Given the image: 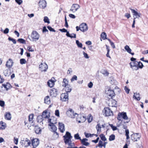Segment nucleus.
<instances>
[{
	"instance_id": "2eb2a0df",
	"label": "nucleus",
	"mask_w": 148,
	"mask_h": 148,
	"mask_svg": "<svg viewBox=\"0 0 148 148\" xmlns=\"http://www.w3.org/2000/svg\"><path fill=\"white\" fill-rule=\"evenodd\" d=\"M39 5L40 8L44 9L47 5V3L45 0H42L39 2Z\"/></svg>"
},
{
	"instance_id": "1a4fd4ad",
	"label": "nucleus",
	"mask_w": 148,
	"mask_h": 148,
	"mask_svg": "<svg viewBox=\"0 0 148 148\" xmlns=\"http://www.w3.org/2000/svg\"><path fill=\"white\" fill-rule=\"evenodd\" d=\"M106 93L112 99L115 96V93L114 91L110 89V88L107 89V90H106Z\"/></svg>"
},
{
	"instance_id": "f03ea898",
	"label": "nucleus",
	"mask_w": 148,
	"mask_h": 148,
	"mask_svg": "<svg viewBox=\"0 0 148 148\" xmlns=\"http://www.w3.org/2000/svg\"><path fill=\"white\" fill-rule=\"evenodd\" d=\"M52 119H49L48 122L49 123V125L51 127V131L54 132L53 136H56V138H58L59 137L58 134L56 132L57 128L55 125V124L56 123V121L53 122L51 121Z\"/></svg>"
},
{
	"instance_id": "cd10ccee",
	"label": "nucleus",
	"mask_w": 148,
	"mask_h": 148,
	"mask_svg": "<svg viewBox=\"0 0 148 148\" xmlns=\"http://www.w3.org/2000/svg\"><path fill=\"white\" fill-rule=\"evenodd\" d=\"M24 142V144H26L25 147H27L29 146L31 144V141L28 138H26L25 140H23Z\"/></svg>"
},
{
	"instance_id": "c85d7f7f",
	"label": "nucleus",
	"mask_w": 148,
	"mask_h": 148,
	"mask_svg": "<svg viewBox=\"0 0 148 148\" xmlns=\"http://www.w3.org/2000/svg\"><path fill=\"white\" fill-rule=\"evenodd\" d=\"M47 84L51 88L53 86L54 84V82L53 81H52L51 80H49L48 81Z\"/></svg>"
},
{
	"instance_id": "a19ab883",
	"label": "nucleus",
	"mask_w": 148,
	"mask_h": 148,
	"mask_svg": "<svg viewBox=\"0 0 148 148\" xmlns=\"http://www.w3.org/2000/svg\"><path fill=\"white\" fill-rule=\"evenodd\" d=\"M17 41L19 42L20 43L22 44H26V42L25 40L23 38H19L18 39Z\"/></svg>"
},
{
	"instance_id": "4468645a",
	"label": "nucleus",
	"mask_w": 148,
	"mask_h": 148,
	"mask_svg": "<svg viewBox=\"0 0 148 148\" xmlns=\"http://www.w3.org/2000/svg\"><path fill=\"white\" fill-rule=\"evenodd\" d=\"M80 30L84 32L87 31L88 29V27L87 24L86 23H83L80 25Z\"/></svg>"
},
{
	"instance_id": "58836bf2",
	"label": "nucleus",
	"mask_w": 148,
	"mask_h": 148,
	"mask_svg": "<svg viewBox=\"0 0 148 148\" xmlns=\"http://www.w3.org/2000/svg\"><path fill=\"white\" fill-rule=\"evenodd\" d=\"M37 120L38 122H42L44 120V118L42 115L39 116L37 117Z\"/></svg>"
},
{
	"instance_id": "7ed1b4c3",
	"label": "nucleus",
	"mask_w": 148,
	"mask_h": 148,
	"mask_svg": "<svg viewBox=\"0 0 148 148\" xmlns=\"http://www.w3.org/2000/svg\"><path fill=\"white\" fill-rule=\"evenodd\" d=\"M123 118L125 120H127L126 123H128L130 121V119H129L126 113L124 112H122L119 113L118 115L117 119L118 120L121 121V119Z\"/></svg>"
},
{
	"instance_id": "680f3d73",
	"label": "nucleus",
	"mask_w": 148,
	"mask_h": 148,
	"mask_svg": "<svg viewBox=\"0 0 148 148\" xmlns=\"http://www.w3.org/2000/svg\"><path fill=\"white\" fill-rule=\"evenodd\" d=\"M27 49L29 51L33 52L34 51V50L32 49V47L31 46H29L27 48Z\"/></svg>"
},
{
	"instance_id": "7c9ffc66",
	"label": "nucleus",
	"mask_w": 148,
	"mask_h": 148,
	"mask_svg": "<svg viewBox=\"0 0 148 148\" xmlns=\"http://www.w3.org/2000/svg\"><path fill=\"white\" fill-rule=\"evenodd\" d=\"M45 103L49 104L50 103V101L49 97V96L46 97L44 98Z\"/></svg>"
},
{
	"instance_id": "5fc2aeb1",
	"label": "nucleus",
	"mask_w": 148,
	"mask_h": 148,
	"mask_svg": "<svg viewBox=\"0 0 148 148\" xmlns=\"http://www.w3.org/2000/svg\"><path fill=\"white\" fill-rule=\"evenodd\" d=\"M47 28L51 32H56V31L55 30V29L52 28L50 26H48L47 27Z\"/></svg>"
},
{
	"instance_id": "e2e57ef3",
	"label": "nucleus",
	"mask_w": 148,
	"mask_h": 148,
	"mask_svg": "<svg viewBox=\"0 0 148 148\" xmlns=\"http://www.w3.org/2000/svg\"><path fill=\"white\" fill-rule=\"evenodd\" d=\"M83 54L84 55V57L85 58H87V59H88L89 58L88 55L87 53H85L84 51H83Z\"/></svg>"
},
{
	"instance_id": "f3484780",
	"label": "nucleus",
	"mask_w": 148,
	"mask_h": 148,
	"mask_svg": "<svg viewBox=\"0 0 148 148\" xmlns=\"http://www.w3.org/2000/svg\"><path fill=\"white\" fill-rule=\"evenodd\" d=\"M13 64V62L12 60L10 58L9 59L8 61L6 62V66L8 68H10L12 66Z\"/></svg>"
},
{
	"instance_id": "4be33fe9",
	"label": "nucleus",
	"mask_w": 148,
	"mask_h": 148,
	"mask_svg": "<svg viewBox=\"0 0 148 148\" xmlns=\"http://www.w3.org/2000/svg\"><path fill=\"white\" fill-rule=\"evenodd\" d=\"M124 48L127 51V52L131 54L132 55H134V53L131 52L132 50L128 45H126L125 47Z\"/></svg>"
},
{
	"instance_id": "423d86ee",
	"label": "nucleus",
	"mask_w": 148,
	"mask_h": 148,
	"mask_svg": "<svg viewBox=\"0 0 148 148\" xmlns=\"http://www.w3.org/2000/svg\"><path fill=\"white\" fill-rule=\"evenodd\" d=\"M48 68V65L45 63H42L39 66V69L42 72H46Z\"/></svg>"
},
{
	"instance_id": "ea45409f",
	"label": "nucleus",
	"mask_w": 148,
	"mask_h": 148,
	"mask_svg": "<svg viewBox=\"0 0 148 148\" xmlns=\"http://www.w3.org/2000/svg\"><path fill=\"white\" fill-rule=\"evenodd\" d=\"M84 134H85V136L86 138H88L89 137H92L94 136V134H90L86 133L85 132H84Z\"/></svg>"
},
{
	"instance_id": "2f4dec72",
	"label": "nucleus",
	"mask_w": 148,
	"mask_h": 148,
	"mask_svg": "<svg viewBox=\"0 0 148 148\" xmlns=\"http://www.w3.org/2000/svg\"><path fill=\"white\" fill-rule=\"evenodd\" d=\"M112 100L111 101V105L110 106L112 107H116L117 106V102L115 100L112 99Z\"/></svg>"
},
{
	"instance_id": "6e6552de",
	"label": "nucleus",
	"mask_w": 148,
	"mask_h": 148,
	"mask_svg": "<svg viewBox=\"0 0 148 148\" xmlns=\"http://www.w3.org/2000/svg\"><path fill=\"white\" fill-rule=\"evenodd\" d=\"M138 62H131L129 63L130 67L132 69L133 71L138 70Z\"/></svg>"
},
{
	"instance_id": "72a5a7b5",
	"label": "nucleus",
	"mask_w": 148,
	"mask_h": 148,
	"mask_svg": "<svg viewBox=\"0 0 148 148\" xmlns=\"http://www.w3.org/2000/svg\"><path fill=\"white\" fill-rule=\"evenodd\" d=\"M65 88V91L66 92V93L69 92H71L72 90V89L71 88V86L70 85L69 86H67L66 87H64Z\"/></svg>"
},
{
	"instance_id": "774afa93",
	"label": "nucleus",
	"mask_w": 148,
	"mask_h": 148,
	"mask_svg": "<svg viewBox=\"0 0 148 148\" xmlns=\"http://www.w3.org/2000/svg\"><path fill=\"white\" fill-rule=\"evenodd\" d=\"M9 29L8 28H6L3 31V33L5 34H7L9 32Z\"/></svg>"
},
{
	"instance_id": "a211bd4d",
	"label": "nucleus",
	"mask_w": 148,
	"mask_h": 148,
	"mask_svg": "<svg viewBox=\"0 0 148 148\" xmlns=\"http://www.w3.org/2000/svg\"><path fill=\"white\" fill-rule=\"evenodd\" d=\"M32 144L33 147H37L39 144V140L37 138L33 139L32 140Z\"/></svg>"
},
{
	"instance_id": "0eeeda50",
	"label": "nucleus",
	"mask_w": 148,
	"mask_h": 148,
	"mask_svg": "<svg viewBox=\"0 0 148 148\" xmlns=\"http://www.w3.org/2000/svg\"><path fill=\"white\" fill-rule=\"evenodd\" d=\"M132 140L134 142L137 141L139 140L140 136L139 135V133H136L132 134L131 136Z\"/></svg>"
},
{
	"instance_id": "c03bdc74",
	"label": "nucleus",
	"mask_w": 148,
	"mask_h": 148,
	"mask_svg": "<svg viewBox=\"0 0 148 148\" xmlns=\"http://www.w3.org/2000/svg\"><path fill=\"white\" fill-rule=\"evenodd\" d=\"M76 44L78 47L80 48H82V43H80L79 40H77L76 41Z\"/></svg>"
},
{
	"instance_id": "69168bd1",
	"label": "nucleus",
	"mask_w": 148,
	"mask_h": 148,
	"mask_svg": "<svg viewBox=\"0 0 148 148\" xmlns=\"http://www.w3.org/2000/svg\"><path fill=\"white\" fill-rule=\"evenodd\" d=\"M48 32V30L46 28V27L45 26H44L43 28V29H42V32H43L44 33H45L47 32Z\"/></svg>"
},
{
	"instance_id": "f704fd0d",
	"label": "nucleus",
	"mask_w": 148,
	"mask_h": 148,
	"mask_svg": "<svg viewBox=\"0 0 148 148\" xmlns=\"http://www.w3.org/2000/svg\"><path fill=\"white\" fill-rule=\"evenodd\" d=\"M101 73L105 76H108L109 74V73L106 70H102L101 71Z\"/></svg>"
},
{
	"instance_id": "4c0bfd02",
	"label": "nucleus",
	"mask_w": 148,
	"mask_h": 148,
	"mask_svg": "<svg viewBox=\"0 0 148 148\" xmlns=\"http://www.w3.org/2000/svg\"><path fill=\"white\" fill-rule=\"evenodd\" d=\"M99 137H100L101 139L103 141H106V138L105 137V135L103 134H101L99 135Z\"/></svg>"
},
{
	"instance_id": "603ef678",
	"label": "nucleus",
	"mask_w": 148,
	"mask_h": 148,
	"mask_svg": "<svg viewBox=\"0 0 148 148\" xmlns=\"http://www.w3.org/2000/svg\"><path fill=\"white\" fill-rule=\"evenodd\" d=\"M8 39L10 41H12L14 44H16V42L15 39L12 38L10 37H9L8 38Z\"/></svg>"
},
{
	"instance_id": "79ce46f5",
	"label": "nucleus",
	"mask_w": 148,
	"mask_h": 148,
	"mask_svg": "<svg viewBox=\"0 0 148 148\" xmlns=\"http://www.w3.org/2000/svg\"><path fill=\"white\" fill-rule=\"evenodd\" d=\"M115 139V136L114 134H112L109 136V141H111L114 140Z\"/></svg>"
},
{
	"instance_id": "e433bc0d",
	"label": "nucleus",
	"mask_w": 148,
	"mask_h": 148,
	"mask_svg": "<svg viewBox=\"0 0 148 148\" xmlns=\"http://www.w3.org/2000/svg\"><path fill=\"white\" fill-rule=\"evenodd\" d=\"M101 37L102 38L103 40H105L107 38L106 37L107 35L104 32H102L101 35Z\"/></svg>"
},
{
	"instance_id": "393cba45",
	"label": "nucleus",
	"mask_w": 148,
	"mask_h": 148,
	"mask_svg": "<svg viewBox=\"0 0 148 148\" xmlns=\"http://www.w3.org/2000/svg\"><path fill=\"white\" fill-rule=\"evenodd\" d=\"M66 32V35L67 36L70 37L71 38H76V34H75L72 33V34H70L69 32L68 31H67V32Z\"/></svg>"
},
{
	"instance_id": "39448f33",
	"label": "nucleus",
	"mask_w": 148,
	"mask_h": 148,
	"mask_svg": "<svg viewBox=\"0 0 148 148\" xmlns=\"http://www.w3.org/2000/svg\"><path fill=\"white\" fill-rule=\"evenodd\" d=\"M66 114L68 117L72 118H74L75 117V115H78L77 113H74V111L71 108H69L68 110L67 111Z\"/></svg>"
},
{
	"instance_id": "09e8293b",
	"label": "nucleus",
	"mask_w": 148,
	"mask_h": 148,
	"mask_svg": "<svg viewBox=\"0 0 148 148\" xmlns=\"http://www.w3.org/2000/svg\"><path fill=\"white\" fill-rule=\"evenodd\" d=\"M26 62V61L24 58H22L20 60V63L22 64H25Z\"/></svg>"
},
{
	"instance_id": "9d476101",
	"label": "nucleus",
	"mask_w": 148,
	"mask_h": 148,
	"mask_svg": "<svg viewBox=\"0 0 148 148\" xmlns=\"http://www.w3.org/2000/svg\"><path fill=\"white\" fill-rule=\"evenodd\" d=\"M105 114L106 116H110L112 114V112L110 108L108 107H106L104 109L103 112Z\"/></svg>"
},
{
	"instance_id": "f257e3e1",
	"label": "nucleus",
	"mask_w": 148,
	"mask_h": 148,
	"mask_svg": "<svg viewBox=\"0 0 148 148\" xmlns=\"http://www.w3.org/2000/svg\"><path fill=\"white\" fill-rule=\"evenodd\" d=\"M65 144H68L69 146H72V144L74 145V143H72V136L69 132H66L65 135L63 136Z\"/></svg>"
},
{
	"instance_id": "c9c22d12",
	"label": "nucleus",
	"mask_w": 148,
	"mask_h": 148,
	"mask_svg": "<svg viewBox=\"0 0 148 148\" xmlns=\"http://www.w3.org/2000/svg\"><path fill=\"white\" fill-rule=\"evenodd\" d=\"M137 64L138 70L139 68L141 69H142L144 66L143 63L140 61L138 62Z\"/></svg>"
},
{
	"instance_id": "3c124183",
	"label": "nucleus",
	"mask_w": 148,
	"mask_h": 148,
	"mask_svg": "<svg viewBox=\"0 0 148 148\" xmlns=\"http://www.w3.org/2000/svg\"><path fill=\"white\" fill-rule=\"evenodd\" d=\"M109 125L111 127L113 131H115L117 130V127L115 126H114L112 124H109Z\"/></svg>"
},
{
	"instance_id": "9b49d317",
	"label": "nucleus",
	"mask_w": 148,
	"mask_h": 148,
	"mask_svg": "<svg viewBox=\"0 0 148 148\" xmlns=\"http://www.w3.org/2000/svg\"><path fill=\"white\" fill-rule=\"evenodd\" d=\"M130 9L131 10L134 16V18H135V20L136 18H139L141 14L140 13H139L134 10L132 9L131 8H130Z\"/></svg>"
},
{
	"instance_id": "338daca9",
	"label": "nucleus",
	"mask_w": 148,
	"mask_h": 148,
	"mask_svg": "<svg viewBox=\"0 0 148 148\" xmlns=\"http://www.w3.org/2000/svg\"><path fill=\"white\" fill-rule=\"evenodd\" d=\"M93 85L92 82H90L88 84V87L90 88H91L92 87Z\"/></svg>"
},
{
	"instance_id": "ddd939ff",
	"label": "nucleus",
	"mask_w": 148,
	"mask_h": 148,
	"mask_svg": "<svg viewBox=\"0 0 148 148\" xmlns=\"http://www.w3.org/2000/svg\"><path fill=\"white\" fill-rule=\"evenodd\" d=\"M80 6L78 4H74L71 7V8L70 9V10L72 11L73 12H75L80 8Z\"/></svg>"
},
{
	"instance_id": "c756f323",
	"label": "nucleus",
	"mask_w": 148,
	"mask_h": 148,
	"mask_svg": "<svg viewBox=\"0 0 148 148\" xmlns=\"http://www.w3.org/2000/svg\"><path fill=\"white\" fill-rule=\"evenodd\" d=\"M6 124L4 123L3 121L0 122V129L3 130L5 129L6 127Z\"/></svg>"
},
{
	"instance_id": "a878e982",
	"label": "nucleus",
	"mask_w": 148,
	"mask_h": 148,
	"mask_svg": "<svg viewBox=\"0 0 148 148\" xmlns=\"http://www.w3.org/2000/svg\"><path fill=\"white\" fill-rule=\"evenodd\" d=\"M140 94L139 93H137L136 92L134 93L133 95V98H134L137 101H139L140 100Z\"/></svg>"
},
{
	"instance_id": "f8f14e48",
	"label": "nucleus",
	"mask_w": 148,
	"mask_h": 148,
	"mask_svg": "<svg viewBox=\"0 0 148 148\" xmlns=\"http://www.w3.org/2000/svg\"><path fill=\"white\" fill-rule=\"evenodd\" d=\"M68 94L67 93H62L60 96V99L63 101H67L68 100Z\"/></svg>"
},
{
	"instance_id": "6ab92c4d",
	"label": "nucleus",
	"mask_w": 148,
	"mask_h": 148,
	"mask_svg": "<svg viewBox=\"0 0 148 148\" xmlns=\"http://www.w3.org/2000/svg\"><path fill=\"white\" fill-rule=\"evenodd\" d=\"M59 129L61 133H63L65 131L64 124L62 123L59 122Z\"/></svg>"
},
{
	"instance_id": "052dcab7",
	"label": "nucleus",
	"mask_w": 148,
	"mask_h": 148,
	"mask_svg": "<svg viewBox=\"0 0 148 148\" xmlns=\"http://www.w3.org/2000/svg\"><path fill=\"white\" fill-rule=\"evenodd\" d=\"M92 117L90 114V116L89 118H88V123H90L91 122L92 120Z\"/></svg>"
},
{
	"instance_id": "bf43d9fd",
	"label": "nucleus",
	"mask_w": 148,
	"mask_h": 148,
	"mask_svg": "<svg viewBox=\"0 0 148 148\" xmlns=\"http://www.w3.org/2000/svg\"><path fill=\"white\" fill-rule=\"evenodd\" d=\"M5 105V102L4 101L0 100V106L2 107H4Z\"/></svg>"
},
{
	"instance_id": "864d4df0",
	"label": "nucleus",
	"mask_w": 148,
	"mask_h": 148,
	"mask_svg": "<svg viewBox=\"0 0 148 148\" xmlns=\"http://www.w3.org/2000/svg\"><path fill=\"white\" fill-rule=\"evenodd\" d=\"M77 80V77L76 75H73L71 79V82H73L75 80Z\"/></svg>"
},
{
	"instance_id": "a18cd8bd",
	"label": "nucleus",
	"mask_w": 148,
	"mask_h": 148,
	"mask_svg": "<svg viewBox=\"0 0 148 148\" xmlns=\"http://www.w3.org/2000/svg\"><path fill=\"white\" fill-rule=\"evenodd\" d=\"M29 122H32L34 118V114H31L29 116Z\"/></svg>"
},
{
	"instance_id": "0e129e2a",
	"label": "nucleus",
	"mask_w": 148,
	"mask_h": 148,
	"mask_svg": "<svg viewBox=\"0 0 148 148\" xmlns=\"http://www.w3.org/2000/svg\"><path fill=\"white\" fill-rule=\"evenodd\" d=\"M55 114L56 116H59L60 113L59 110H56L55 111Z\"/></svg>"
},
{
	"instance_id": "473e14b6",
	"label": "nucleus",
	"mask_w": 148,
	"mask_h": 148,
	"mask_svg": "<svg viewBox=\"0 0 148 148\" xmlns=\"http://www.w3.org/2000/svg\"><path fill=\"white\" fill-rule=\"evenodd\" d=\"M35 131L36 134H39L41 133V130L40 127H35Z\"/></svg>"
},
{
	"instance_id": "dca6fc26",
	"label": "nucleus",
	"mask_w": 148,
	"mask_h": 148,
	"mask_svg": "<svg viewBox=\"0 0 148 148\" xmlns=\"http://www.w3.org/2000/svg\"><path fill=\"white\" fill-rule=\"evenodd\" d=\"M50 93L51 96L56 97L58 95V91L56 89L53 88L51 90Z\"/></svg>"
},
{
	"instance_id": "4d7b16f0",
	"label": "nucleus",
	"mask_w": 148,
	"mask_h": 148,
	"mask_svg": "<svg viewBox=\"0 0 148 148\" xmlns=\"http://www.w3.org/2000/svg\"><path fill=\"white\" fill-rule=\"evenodd\" d=\"M103 144L102 141L101 140H100L99 141V143L98 145V146L99 147H103Z\"/></svg>"
},
{
	"instance_id": "b1692460",
	"label": "nucleus",
	"mask_w": 148,
	"mask_h": 148,
	"mask_svg": "<svg viewBox=\"0 0 148 148\" xmlns=\"http://www.w3.org/2000/svg\"><path fill=\"white\" fill-rule=\"evenodd\" d=\"M48 112L47 111L45 110L42 112V116L43 118L45 119H48L50 117L49 115V114L47 115Z\"/></svg>"
},
{
	"instance_id": "aec40b11",
	"label": "nucleus",
	"mask_w": 148,
	"mask_h": 148,
	"mask_svg": "<svg viewBox=\"0 0 148 148\" xmlns=\"http://www.w3.org/2000/svg\"><path fill=\"white\" fill-rule=\"evenodd\" d=\"M4 117L5 119L8 120H10L12 118L11 114L9 112H6L4 115Z\"/></svg>"
},
{
	"instance_id": "412c9836",
	"label": "nucleus",
	"mask_w": 148,
	"mask_h": 148,
	"mask_svg": "<svg viewBox=\"0 0 148 148\" xmlns=\"http://www.w3.org/2000/svg\"><path fill=\"white\" fill-rule=\"evenodd\" d=\"M88 140V139L86 138H84L81 140V143L83 145L86 146H88L89 145V143L88 142H86Z\"/></svg>"
},
{
	"instance_id": "6e6d98bb",
	"label": "nucleus",
	"mask_w": 148,
	"mask_h": 148,
	"mask_svg": "<svg viewBox=\"0 0 148 148\" xmlns=\"http://www.w3.org/2000/svg\"><path fill=\"white\" fill-rule=\"evenodd\" d=\"M65 25L64 26L68 28L69 27V25L67 23V20L66 19V16H65Z\"/></svg>"
},
{
	"instance_id": "de8ad7c7",
	"label": "nucleus",
	"mask_w": 148,
	"mask_h": 148,
	"mask_svg": "<svg viewBox=\"0 0 148 148\" xmlns=\"http://www.w3.org/2000/svg\"><path fill=\"white\" fill-rule=\"evenodd\" d=\"M125 136H126V139H128L130 138V137L129 135V130L128 129H126L125 130Z\"/></svg>"
},
{
	"instance_id": "37998d69",
	"label": "nucleus",
	"mask_w": 148,
	"mask_h": 148,
	"mask_svg": "<svg viewBox=\"0 0 148 148\" xmlns=\"http://www.w3.org/2000/svg\"><path fill=\"white\" fill-rule=\"evenodd\" d=\"M101 127L99 124H98L96 126V128L97 131V132H100L101 131Z\"/></svg>"
},
{
	"instance_id": "8fccbe9b",
	"label": "nucleus",
	"mask_w": 148,
	"mask_h": 148,
	"mask_svg": "<svg viewBox=\"0 0 148 148\" xmlns=\"http://www.w3.org/2000/svg\"><path fill=\"white\" fill-rule=\"evenodd\" d=\"M44 21L45 23H50V21L48 18L47 16H45L44 18Z\"/></svg>"
},
{
	"instance_id": "bb28decb",
	"label": "nucleus",
	"mask_w": 148,
	"mask_h": 148,
	"mask_svg": "<svg viewBox=\"0 0 148 148\" xmlns=\"http://www.w3.org/2000/svg\"><path fill=\"white\" fill-rule=\"evenodd\" d=\"M4 75L6 77H9L11 74L10 71L9 69H7L3 72Z\"/></svg>"
},
{
	"instance_id": "13d9d810",
	"label": "nucleus",
	"mask_w": 148,
	"mask_h": 148,
	"mask_svg": "<svg viewBox=\"0 0 148 148\" xmlns=\"http://www.w3.org/2000/svg\"><path fill=\"white\" fill-rule=\"evenodd\" d=\"M124 89L127 94L129 93L130 90L128 88L125 86L124 88Z\"/></svg>"
},
{
	"instance_id": "5701e85b",
	"label": "nucleus",
	"mask_w": 148,
	"mask_h": 148,
	"mask_svg": "<svg viewBox=\"0 0 148 148\" xmlns=\"http://www.w3.org/2000/svg\"><path fill=\"white\" fill-rule=\"evenodd\" d=\"M62 83V86L63 87H66L67 86H69V85L68 84L69 81L66 78L63 79Z\"/></svg>"
},
{
	"instance_id": "49530a36",
	"label": "nucleus",
	"mask_w": 148,
	"mask_h": 148,
	"mask_svg": "<svg viewBox=\"0 0 148 148\" xmlns=\"http://www.w3.org/2000/svg\"><path fill=\"white\" fill-rule=\"evenodd\" d=\"M74 137L75 139L81 140L80 137L79 136L78 133L75 134L74 136Z\"/></svg>"
},
{
	"instance_id": "20e7f679",
	"label": "nucleus",
	"mask_w": 148,
	"mask_h": 148,
	"mask_svg": "<svg viewBox=\"0 0 148 148\" xmlns=\"http://www.w3.org/2000/svg\"><path fill=\"white\" fill-rule=\"evenodd\" d=\"M31 37L33 41H36L38 40L40 35L36 31H33L31 33Z\"/></svg>"
}]
</instances>
